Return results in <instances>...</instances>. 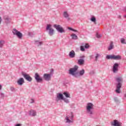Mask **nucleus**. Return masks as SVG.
<instances>
[{
	"label": "nucleus",
	"instance_id": "0eeeda50",
	"mask_svg": "<svg viewBox=\"0 0 126 126\" xmlns=\"http://www.w3.org/2000/svg\"><path fill=\"white\" fill-rule=\"evenodd\" d=\"M34 79L37 83H42L43 82V78L40 76V75L38 73H35Z\"/></svg>",
	"mask_w": 126,
	"mask_h": 126
},
{
	"label": "nucleus",
	"instance_id": "f03ea898",
	"mask_svg": "<svg viewBox=\"0 0 126 126\" xmlns=\"http://www.w3.org/2000/svg\"><path fill=\"white\" fill-rule=\"evenodd\" d=\"M117 82H118L116 85V90H115L116 93L120 94L121 93V88H122L123 79L122 77H117L116 78Z\"/></svg>",
	"mask_w": 126,
	"mask_h": 126
},
{
	"label": "nucleus",
	"instance_id": "412c9836",
	"mask_svg": "<svg viewBox=\"0 0 126 126\" xmlns=\"http://www.w3.org/2000/svg\"><path fill=\"white\" fill-rule=\"evenodd\" d=\"M85 61L83 59H80L78 60V63L80 64V65H82V64H84Z\"/></svg>",
	"mask_w": 126,
	"mask_h": 126
},
{
	"label": "nucleus",
	"instance_id": "c03bdc74",
	"mask_svg": "<svg viewBox=\"0 0 126 126\" xmlns=\"http://www.w3.org/2000/svg\"><path fill=\"white\" fill-rule=\"evenodd\" d=\"M73 32H78V31L76 30H74L73 29Z\"/></svg>",
	"mask_w": 126,
	"mask_h": 126
},
{
	"label": "nucleus",
	"instance_id": "09e8293b",
	"mask_svg": "<svg viewBox=\"0 0 126 126\" xmlns=\"http://www.w3.org/2000/svg\"><path fill=\"white\" fill-rule=\"evenodd\" d=\"M1 85H0V90L1 89Z\"/></svg>",
	"mask_w": 126,
	"mask_h": 126
},
{
	"label": "nucleus",
	"instance_id": "f704fd0d",
	"mask_svg": "<svg viewBox=\"0 0 126 126\" xmlns=\"http://www.w3.org/2000/svg\"><path fill=\"white\" fill-rule=\"evenodd\" d=\"M29 36H30L31 37H33V36H34V33L29 32Z\"/></svg>",
	"mask_w": 126,
	"mask_h": 126
},
{
	"label": "nucleus",
	"instance_id": "20e7f679",
	"mask_svg": "<svg viewBox=\"0 0 126 126\" xmlns=\"http://www.w3.org/2000/svg\"><path fill=\"white\" fill-rule=\"evenodd\" d=\"M46 31H48L49 36H53L55 32V30L52 28V25L47 24L46 28Z\"/></svg>",
	"mask_w": 126,
	"mask_h": 126
},
{
	"label": "nucleus",
	"instance_id": "aec40b11",
	"mask_svg": "<svg viewBox=\"0 0 126 126\" xmlns=\"http://www.w3.org/2000/svg\"><path fill=\"white\" fill-rule=\"evenodd\" d=\"M113 49H114V44L113 43V41H111L110 42L109 46L108 47V51H111V50H113Z\"/></svg>",
	"mask_w": 126,
	"mask_h": 126
},
{
	"label": "nucleus",
	"instance_id": "9b49d317",
	"mask_svg": "<svg viewBox=\"0 0 126 126\" xmlns=\"http://www.w3.org/2000/svg\"><path fill=\"white\" fill-rule=\"evenodd\" d=\"M63 94L61 93L57 94V97L56 98V101L57 102H59L60 100H63Z\"/></svg>",
	"mask_w": 126,
	"mask_h": 126
},
{
	"label": "nucleus",
	"instance_id": "a18cd8bd",
	"mask_svg": "<svg viewBox=\"0 0 126 126\" xmlns=\"http://www.w3.org/2000/svg\"><path fill=\"white\" fill-rule=\"evenodd\" d=\"M124 11H126V7H125L124 8V9H123Z\"/></svg>",
	"mask_w": 126,
	"mask_h": 126
},
{
	"label": "nucleus",
	"instance_id": "4c0bfd02",
	"mask_svg": "<svg viewBox=\"0 0 126 126\" xmlns=\"http://www.w3.org/2000/svg\"><path fill=\"white\" fill-rule=\"evenodd\" d=\"M10 89L11 91H14V88H13V87H11Z\"/></svg>",
	"mask_w": 126,
	"mask_h": 126
},
{
	"label": "nucleus",
	"instance_id": "c85d7f7f",
	"mask_svg": "<svg viewBox=\"0 0 126 126\" xmlns=\"http://www.w3.org/2000/svg\"><path fill=\"white\" fill-rule=\"evenodd\" d=\"M100 56V54H96V56H95V62H97L98 61V58H99Z\"/></svg>",
	"mask_w": 126,
	"mask_h": 126
},
{
	"label": "nucleus",
	"instance_id": "2f4dec72",
	"mask_svg": "<svg viewBox=\"0 0 126 126\" xmlns=\"http://www.w3.org/2000/svg\"><path fill=\"white\" fill-rule=\"evenodd\" d=\"M80 50L82 51V52H84L85 51V47L83 46H80Z\"/></svg>",
	"mask_w": 126,
	"mask_h": 126
},
{
	"label": "nucleus",
	"instance_id": "37998d69",
	"mask_svg": "<svg viewBox=\"0 0 126 126\" xmlns=\"http://www.w3.org/2000/svg\"><path fill=\"white\" fill-rule=\"evenodd\" d=\"M1 21H2V19H1V17L0 16V25L1 24Z\"/></svg>",
	"mask_w": 126,
	"mask_h": 126
},
{
	"label": "nucleus",
	"instance_id": "473e14b6",
	"mask_svg": "<svg viewBox=\"0 0 126 126\" xmlns=\"http://www.w3.org/2000/svg\"><path fill=\"white\" fill-rule=\"evenodd\" d=\"M96 38H101V37H102V35L99 34V33H96Z\"/></svg>",
	"mask_w": 126,
	"mask_h": 126
},
{
	"label": "nucleus",
	"instance_id": "5701e85b",
	"mask_svg": "<svg viewBox=\"0 0 126 126\" xmlns=\"http://www.w3.org/2000/svg\"><path fill=\"white\" fill-rule=\"evenodd\" d=\"M106 59L107 60H114V55H108L106 56Z\"/></svg>",
	"mask_w": 126,
	"mask_h": 126
},
{
	"label": "nucleus",
	"instance_id": "f3484780",
	"mask_svg": "<svg viewBox=\"0 0 126 126\" xmlns=\"http://www.w3.org/2000/svg\"><path fill=\"white\" fill-rule=\"evenodd\" d=\"M113 60H115L116 61H120L122 60V56L120 55H113Z\"/></svg>",
	"mask_w": 126,
	"mask_h": 126
},
{
	"label": "nucleus",
	"instance_id": "c9c22d12",
	"mask_svg": "<svg viewBox=\"0 0 126 126\" xmlns=\"http://www.w3.org/2000/svg\"><path fill=\"white\" fill-rule=\"evenodd\" d=\"M89 45H88V44H86L85 45V49H89Z\"/></svg>",
	"mask_w": 126,
	"mask_h": 126
},
{
	"label": "nucleus",
	"instance_id": "ea45409f",
	"mask_svg": "<svg viewBox=\"0 0 126 126\" xmlns=\"http://www.w3.org/2000/svg\"><path fill=\"white\" fill-rule=\"evenodd\" d=\"M84 58H85V56H81L80 57V59H84Z\"/></svg>",
	"mask_w": 126,
	"mask_h": 126
},
{
	"label": "nucleus",
	"instance_id": "393cba45",
	"mask_svg": "<svg viewBox=\"0 0 126 126\" xmlns=\"http://www.w3.org/2000/svg\"><path fill=\"white\" fill-rule=\"evenodd\" d=\"M63 94L64 95L65 97H66V98H70V94H69V93L65 92L63 93Z\"/></svg>",
	"mask_w": 126,
	"mask_h": 126
},
{
	"label": "nucleus",
	"instance_id": "a19ab883",
	"mask_svg": "<svg viewBox=\"0 0 126 126\" xmlns=\"http://www.w3.org/2000/svg\"><path fill=\"white\" fill-rule=\"evenodd\" d=\"M31 101H32L31 102V103L33 104V103H34V99H33V98H32Z\"/></svg>",
	"mask_w": 126,
	"mask_h": 126
},
{
	"label": "nucleus",
	"instance_id": "4be33fe9",
	"mask_svg": "<svg viewBox=\"0 0 126 126\" xmlns=\"http://www.w3.org/2000/svg\"><path fill=\"white\" fill-rule=\"evenodd\" d=\"M90 20L92 21V22H94V24H97V23H96V17H95L94 16H92Z\"/></svg>",
	"mask_w": 126,
	"mask_h": 126
},
{
	"label": "nucleus",
	"instance_id": "7ed1b4c3",
	"mask_svg": "<svg viewBox=\"0 0 126 126\" xmlns=\"http://www.w3.org/2000/svg\"><path fill=\"white\" fill-rule=\"evenodd\" d=\"M93 107H94V105L92 104V103L90 102L87 104L86 107V111L87 114H89L91 117L93 115Z\"/></svg>",
	"mask_w": 126,
	"mask_h": 126
},
{
	"label": "nucleus",
	"instance_id": "ddd939ff",
	"mask_svg": "<svg viewBox=\"0 0 126 126\" xmlns=\"http://www.w3.org/2000/svg\"><path fill=\"white\" fill-rule=\"evenodd\" d=\"M24 82H25L24 81V79L23 78H20L18 80L17 83L18 85L21 86V85H23V83H24Z\"/></svg>",
	"mask_w": 126,
	"mask_h": 126
},
{
	"label": "nucleus",
	"instance_id": "f8f14e48",
	"mask_svg": "<svg viewBox=\"0 0 126 126\" xmlns=\"http://www.w3.org/2000/svg\"><path fill=\"white\" fill-rule=\"evenodd\" d=\"M119 63H115L113 67V72L115 73L117 72L118 70Z\"/></svg>",
	"mask_w": 126,
	"mask_h": 126
},
{
	"label": "nucleus",
	"instance_id": "6ab92c4d",
	"mask_svg": "<svg viewBox=\"0 0 126 126\" xmlns=\"http://www.w3.org/2000/svg\"><path fill=\"white\" fill-rule=\"evenodd\" d=\"M4 19L5 20V23H6V24H8L9 23H10V19L9 18V17H5L4 18Z\"/></svg>",
	"mask_w": 126,
	"mask_h": 126
},
{
	"label": "nucleus",
	"instance_id": "de8ad7c7",
	"mask_svg": "<svg viewBox=\"0 0 126 126\" xmlns=\"http://www.w3.org/2000/svg\"><path fill=\"white\" fill-rule=\"evenodd\" d=\"M124 97H125V98H126V94H124Z\"/></svg>",
	"mask_w": 126,
	"mask_h": 126
},
{
	"label": "nucleus",
	"instance_id": "1a4fd4ad",
	"mask_svg": "<svg viewBox=\"0 0 126 126\" xmlns=\"http://www.w3.org/2000/svg\"><path fill=\"white\" fill-rule=\"evenodd\" d=\"M22 75H23L25 80H27V81H29V82H31V81H32V77H31L29 74H27L26 73H24V72H22Z\"/></svg>",
	"mask_w": 126,
	"mask_h": 126
},
{
	"label": "nucleus",
	"instance_id": "49530a36",
	"mask_svg": "<svg viewBox=\"0 0 126 126\" xmlns=\"http://www.w3.org/2000/svg\"><path fill=\"white\" fill-rule=\"evenodd\" d=\"M118 18H122V16L121 15L118 16Z\"/></svg>",
	"mask_w": 126,
	"mask_h": 126
},
{
	"label": "nucleus",
	"instance_id": "cd10ccee",
	"mask_svg": "<svg viewBox=\"0 0 126 126\" xmlns=\"http://www.w3.org/2000/svg\"><path fill=\"white\" fill-rule=\"evenodd\" d=\"M64 102L65 103H66V104H68V103H69V100H68V99L66 98H64L63 97V99Z\"/></svg>",
	"mask_w": 126,
	"mask_h": 126
},
{
	"label": "nucleus",
	"instance_id": "e433bc0d",
	"mask_svg": "<svg viewBox=\"0 0 126 126\" xmlns=\"http://www.w3.org/2000/svg\"><path fill=\"white\" fill-rule=\"evenodd\" d=\"M52 74V75H53V74H54V69H51L49 74Z\"/></svg>",
	"mask_w": 126,
	"mask_h": 126
},
{
	"label": "nucleus",
	"instance_id": "7c9ffc66",
	"mask_svg": "<svg viewBox=\"0 0 126 126\" xmlns=\"http://www.w3.org/2000/svg\"><path fill=\"white\" fill-rule=\"evenodd\" d=\"M121 42L122 44H126V39H125V38H121Z\"/></svg>",
	"mask_w": 126,
	"mask_h": 126
},
{
	"label": "nucleus",
	"instance_id": "a211bd4d",
	"mask_svg": "<svg viewBox=\"0 0 126 126\" xmlns=\"http://www.w3.org/2000/svg\"><path fill=\"white\" fill-rule=\"evenodd\" d=\"M69 56L70 58H75V52H74V51L72 50L69 53Z\"/></svg>",
	"mask_w": 126,
	"mask_h": 126
},
{
	"label": "nucleus",
	"instance_id": "2eb2a0df",
	"mask_svg": "<svg viewBox=\"0 0 126 126\" xmlns=\"http://www.w3.org/2000/svg\"><path fill=\"white\" fill-rule=\"evenodd\" d=\"M63 16L65 18H66L68 21L70 20V18H69V15L68 14V13H67V12L64 11L63 13Z\"/></svg>",
	"mask_w": 126,
	"mask_h": 126
},
{
	"label": "nucleus",
	"instance_id": "b1692460",
	"mask_svg": "<svg viewBox=\"0 0 126 126\" xmlns=\"http://www.w3.org/2000/svg\"><path fill=\"white\" fill-rule=\"evenodd\" d=\"M71 36L73 40H77V39H78V36H77V35H76V34H75L74 33H72L71 35Z\"/></svg>",
	"mask_w": 126,
	"mask_h": 126
},
{
	"label": "nucleus",
	"instance_id": "c756f323",
	"mask_svg": "<svg viewBox=\"0 0 126 126\" xmlns=\"http://www.w3.org/2000/svg\"><path fill=\"white\" fill-rule=\"evenodd\" d=\"M35 43H36V45H37V46H41V45H42V44H43V42H39V41H36Z\"/></svg>",
	"mask_w": 126,
	"mask_h": 126
},
{
	"label": "nucleus",
	"instance_id": "4468645a",
	"mask_svg": "<svg viewBox=\"0 0 126 126\" xmlns=\"http://www.w3.org/2000/svg\"><path fill=\"white\" fill-rule=\"evenodd\" d=\"M111 126H121V124L118 122V120H114V122H111Z\"/></svg>",
	"mask_w": 126,
	"mask_h": 126
},
{
	"label": "nucleus",
	"instance_id": "423d86ee",
	"mask_svg": "<svg viewBox=\"0 0 126 126\" xmlns=\"http://www.w3.org/2000/svg\"><path fill=\"white\" fill-rule=\"evenodd\" d=\"M12 33H13V35H16L19 39H22V37H23L22 33L20 32H19L15 29L13 30Z\"/></svg>",
	"mask_w": 126,
	"mask_h": 126
},
{
	"label": "nucleus",
	"instance_id": "72a5a7b5",
	"mask_svg": "<svg viewBox=\"0 0 126 126\" xmlns=\"http://www.w3.org/2000/svg\"><path fill=\"white\" fill-rule=\"evenodd\" d=\"M4 97V94L2 93H0V98H3Z\"/></svg>",
	"mask_w": 126,
	"mask_h": 126
},
{
	"label": "nucleus",
	"instance_id": "9d476101",
	"mask_svg": "<svg viewBox=\"0 0 126 126\" xmlns=\"http://www.w3.org/2000/svg\"><path fill=\"white\" fill-rule=\"evenodd\" d=\"M52 74L45 73L43 75V78L46 81H50L51 80V76Z\"/></svg>",
	"mask_w": 126,
	"mask_h": 126
},
{
	"label": "nucleus",
	"instance_id": "dca6fc26",
	"mask_svg": "<svg viewBox=\"0 0 126 126\" xmlns=\"http://www.w3.org/2000/svg\"><path fill=\"white\" fill-rule=\"evenodd\" d=\"M29 115H30V116H32V117H35V116H36V115H37V112H36V111H35V110H31L29 111Z\"/></svg>",
	"mask_w": 126,
	"mask_h": 126
},
{
	"label": "nucleus",
	"instance_id": "6e6552de",
	"mask_svg": "<svg viewBox=\"0 0 126 126\" xmlns=\"http://www.w3.org/2000/svg\"><path fill=\"white\" fill-rule=\"evenodd\" d=\"M73 113L72 112L70 113V115H67L65 118L66 123L67 124H70L72 123V121H71V120H72V119H73Z\"/></svg>",
	"mask_w": 126,
	"mask_h": 126
},
{
	"label": "nucleus",
	"instance_id": "39448f33",
	"mask_svg": "<svg viewBox=\"0 0 126 126\" xmlns=\"http://www.w3.org/2000/svg\"><path fill=\"white\" fill-rule=\"evenodd\" d=\"M53 27L55 28L59 33H65V30H64L63 28L60 25L55 24L53 25Z\"/></svg>",
	"mask_w": 126,
	"mask_h": 126
},
{
	"label": "nucleus",
	"instance_id": "bb28decb",
	"mask_svg": "<svg viewBox=\"0 0 126 126\" xmlns=\"http://www.w3.org/2000/svg\"><path fill=\"white\" fill-rule=\"evenodd\" d=\"M3 45H4V40H0V48H2L3 47Z\"/></svg>",
	"mask_w": 126,
	"mask_h": 126
},
{
	"label": "nucleus",
	"instance_id": "f257e3e1",
	"mask_svg": "<svg viewBox=\"0 0 126 126\" xmlns=\"http://www.w3.org/2000/svg\"><path fill=\"white\" fill-rule=\"evenodd\" d=\"M77 70H78V66L77 65H75L74 67L71 68L69 70V74L72 75V76L76 78H78V77H80V76L84 75V73H85V70L83 69L79 71Z\"/></svg>",
	"mask_w": 126,
	"mask_h": 126
},
{
	"label": "nucleus",
	"instance_id": "a878e982",
	"mask_svg": "<svg viewBox=\"0 0 126 126\" xmlns=\"http://www.w3.org/2000/svg\"><path fill=\"white\" fill-rule=\"evenodd\" d=\"M114 102H115V103L116 104H120L121 103L120 102V100H119V98L117 97H115L114 98Z\"/></svg>",
	"mask_w": 126,
	"mask_h": 126
},
{
	"label": "nucleus",
	"instance_id": "58836bf2",
	"mask_svg": "<svg viewBox=\"0 0 126 126\" xmlns=\"http://www.w3.org/2000/svg\"><path fill=\"white\" fill-rule=\"evenodd\" d=\"M94 73H95V71H94V70L90 72V74H94Z\"/></svg>",
	"mask_w": 126,
	"mask_h": 126
},
{
	"label": "nucleus",
	"instance_id": "79ce46f5",
	"mask_svg": "<svg viewBox=\"0 0 126 126\" xmlns=\"http://www.w3.org/2000/svg\"><path fill=\"white\" fill-rule=\"evenodd\" d=\"M68 29L69 30H71V31H73V29H72V28H71L70 27L68 28Z\"/></svg>",
	"mask_w": 126,
	"mask_h": 126
}]
</instances>
